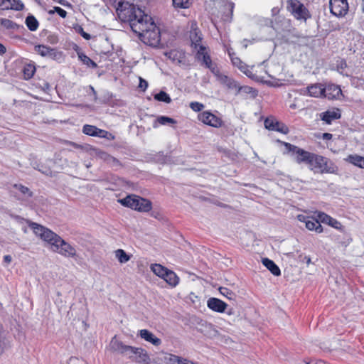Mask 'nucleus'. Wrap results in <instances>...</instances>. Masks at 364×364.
Wrapping results in <instances>:
<instances>
[{"label":"nucleus","instance_id":"obj_12","mask_svg":"<svg viewBox=\"0 0 364 364\" xmlns=\"http://www.w3.org/2000/svg\"><path fill=\"white\" fill-rule=\"evenodd\" d=\"M342 95L341 88L334 84H329L323 87V97L328 100L337 99Z\"/></svg>","mask_w":364,"mask_h":364},{"label":"nucleus","instance_id":"obj_8","mask_svg":"<svg viewBox=\"0 0 364 364\" xmlns=\"http://www.w3.org/2000/svg\"><path fill=\"white\" fill-rule=\"evenodd\" d=\"M196 58L200 62L201 65L210 69L213 74L217 75L219 73L217 66L213 63L205 46H199V48L196 50Z\"/></svg>","mask_w":364,"mask_h":364},{"label":"nucleus","instance_id":"obj_58","mask_svg":"<svg viewBox=\"0 0 364 364\" xmlns=\"http://www.w3.org/2000/svg\"><path fill=\"white\" fill-rule=\"evenodd\" d=\"M290 109H294L297 108V105L296 103H292L289 105Z\"/></svg>","mask_w":364,"mask_h":364},{"label":"nucleus","instance_id":"obj_39","mask_svg":"<svg viewBox=\"0 0 364 364\" xmlns=\"http://www.w3.org/2000/svg\"><path fill=\"white\" fill-rule=\"evenodd\" d=\"M156 122L161 125H166V124H175L176 122L174 119L166 117L160 116L156 119Z\"/></svg>","mask_w":364,"mask_h":364},{"label":"nucleus","instance_id":"obj_7","mask_svg":"<svg viewBox=\"0 0 364 364\" xmlns=\"http://www.w3.org/2000/svg\"><path fill=\"white\" fill-rule=\"evenodd\" d=\"M287 8L298 20H306L311 16L308 9L299 0H289Z\"/></svg>","mask_w":364,"mask_h":364},{"label":"nucleus","instance_id":"obj_21","mask_svg":"<svg viewBox=\"0 0 364 364\" xmlns=\"http://www.w3.org/2000/svg\"><path fill=\"white\" fill-rule=\"evenodd\" d=\"M228 53L231 59L232 63L235 66L237 67L245 75H248V73L250 71L247 68V66L238 57L235 56V54L234 53L228 51Z\"/></svg>","mask_w":364,"mask_h":364},{"label":"nucleus","instance_id":"obj_24","mask_svg":"<svg viewBox=\"0 0 364 364\" xmlns=\"http://www.w3.org/2000/svg\"><path fill=\"white\" fill-rule=\"evenodd\" d=\"M346 161L361 168H364V156L358 154H350Z\"/></svg>","mask_w":364,"mask_h":364},{"label":"nucleus","instance_id":"obj_32","mask_svg":"<svg viewBox=\"0 0 364 364\" xmlns=\"http://www.w3.org/2000/svg\"><path fill=\"white\" fill-rule=\"evenodd\" d=\"M78 57L81 60V61L88 67L95 68H97V63H95L92 60H91L88 56L83 53H78Z\"/></svg>","mask_w":364,"mask_h":364},{"label":"nucleus","instance_id":"obj_43","mask_svg":"<svg viewBox=\"0 0 364 364\" xmlns=\"http://www.w3.org/2000/svg\"><path fill=\"white\" fill-rule=\"evenodd\" d=\"M225 85L227 86L229 89L235 90H237L238 86H239L237 82L230 77L228 79V80H227L225 82Z\"/></svg>","mask_w":364,"mask_h":364},{"label":"nucleus","instance_id":"obj_6","mask_svg":"<svg viewBox=\"0 0 364 364\" xmlns=\"http://www.w3.org/2000/svg\"><path fill=\"white\" fill-rule=\"evenodd\" d=\"M284 145L286 147L287 152L291 154L294 157V160L297 164H305L309 166L314 153L305 151L287 142H284Z\"/></svg>","mask_w":364,"mask_h":364},{"label":"nucleus","instance_id":"obj_56","mask_svg":"<svg viewBox=\"0 0 364 364\" xmlns=\"http://www.w3.org/2000/svg\"><path fill=\"white\" fill-rule=\"evenodd\" d=\"M90 90H92V92L93 94L94 100L96 101L97 99V92L95 90L94 87L92 86H90Z\"/></svg>","mask_w":364,"mask_h":364},{"label":"nucleus","instance_id":"obj_10","mask_svg":"<svg viewBox=\"0 0 364 364\" xmlns=\"http://www.w3.org/2000/svg\"><path fill=\"white\" fill-rule=\"evenodd\" d=\"M198 119L205 124L215 128L221 127L223 124L221 118L215 115L210 111H204L200 113L198 115Z\"/></svg>","mask_w":364,"mask_h":364},{"label":"nucleus","instance_id":"obj_52","mask_svg":"<svg viewBox=\"0 0 364 364\" xmlns=\"http://www.w3.org/2000/svg\"><path fill=\"white\" fill-rule=\"evenodd\" d=\"M80 34L86 40H89L91 38L90 35L85 32L82 28H81Z\"/></svg>","mask_w":364,"mask_h":364},{"label":"nucleus","instance_id":"obj_17","mask_svg":"<svg viewBox=\"0 0 364 364\" xmlns=\"http://www.w3.org/2000/svg\"><path fill=\"white\" fill-rule=\"evenodd\" d=\"M35 51L43 57H47L52 59H54L57 55L55 49L44 45L36 46Z\"/></svg>","mask_w":364,"mask_h":364},{"label":"nucleus","instance_id":"obj_45","mask_svg":"<svg viewBox=\"0 0 364 364\" xmlns=\"http://www.w3.org/2000/svg\"><path fill=\"white\" fill-rule=\"evenodd\" d=\"M274 131H277L282 134H287L289 133V128L285 124L279 122V126L277 125L274 128Z\"/></svg>","mask_w":364,"mask_h":364},{"label":"nucleus","instance_id":"obj_40","mask_svg":"<svg viewBox=\"0 0 364 364\" xmlns=\"http://www.w3.org/2000/svg\"><path fill=\"white\" fill-rule=\"evenodd\" d=\"M1 25L7 29H13L16 26L15 23L7 18H1Z\"/></svg>","mask_w":364,"mask_h":364},{"label":"nucleus","instance_id":"obj_62","mask_svg":"<svg viewBox=\"0 0 364 364\" xmlns=\"http://www.w3.org/2000/svg\"><path fill=\"white\" fill-rule=\"evenodd\" d=\"M34 1H36V2H39V1H38V0H34Z\"/></svg>","mask_w":364,"mask_h":364},{"label":"nucleus","instance_id":"obj_14","mask_svg":"<svg viewBox=\"0 0 364 364\" xmlns=\"http://www.w3.org/2000/svg\"><path fill=\"white\" fill-rule=\"evenodd\" d=\"M0 7L4 10L21 11L24 5L21 0H0Z\"/></svg>","mask_w":364,"mask_h":364},{"label":"nucleus","instance_id":"obj_37","mask_svg":"<svg viewBox=\"0 0 364 364\" xmlns=\"http://www.w3.org/2000/svg\"><path fill=\"white\" fill-rule=\"evenodd\" d=\"M279 123L278 121L269 118H267L264 122L265 128L269 130H274L276 126H279Z\"/></svg>","mask_w":364,"mask_h":364},{"label":"nucleus","instance_id":"obj_20","mask_svg":"<svg viewBox=\"0 0 364 364\" xmlns=\"http://www.w3.org/2000/svg\"><path fill=\"white\" fill-rule=\"evenodd\" d=\"M308 95L314 97H323V86L321 84H315L307 87L305 90Z\"/></svg>","mask_w":364,"mask_h":364},{"label":"nucleus","instance_id":"obj_41","mask_svg":"<svg viewBox=\"0 0 364 364\" xmlns=\"http://www.w3.org/2000/svg\"><path fill=\"white\" fill-rule=\"evenodd\" d=\"M55 12H56L62 18H65L67 16V11L58 6H55L53 10L48 11L50 14H53Z\"/></svg>","mask_w":364,"mask_h":364},{"label":"nucleus","instance_id":"obj_48","mask_svg":"<svg viewBox=\"0 0 364 364\" xmlns=\"http://www.w3.org/2000/svg\"><path fill=\"white\" fill-rule=\"evenodd\" d=\"M218 76V79L220 80V81L223 83V84H225V82L227 80H228V79L230 78L229 77H228L227 75H219L218 73H217V75Z\"/></svg>","mask_w":364,"mask_h":364},{"label":"nucleus","instance_id":"obj_51","mask_svg":"<svg viewBox=\"0 0 364 364\" xmlns=\"http://www.w3.org/2000/svg\"><path fill=\"white\" fill-rule=\"evenodd\" d=\"M39 171L46 176H52V171L49 168L39 169Z\"/></svg>","mask_w":364,"mask_h":364},{"label":"nucleus","instance_id":"obj_22","mask_svg":"<svg viewBox=\"0 0 364 364\" xmlns=\"http://www.w3.org/2000/svg\"><path fill=\"white\" fill-rule=\"evenodd\" d=\"M262 264L273 275L279 276L281 274V271L279 267L272 260L268 258H263Z\"/></svg>","mask_w":364,"mask_h":364},{"label":"nucleus","instance_id":"obj_27","mask_svg":"<svg viewBox=\"0 0 364 364\" xmlns=\"http://www.w3.org/2000/svg\"><path fill=\"white\" fill-rule=\"evenodd\" d=\"M151 271L158 277L164 278L166 272L168 270L167 268L161 265L160 264H154L151 265Z\"/></svg>","mask_w":364,"mask_h":364},{"label":"nucleus","instance_id":"obj_54","mask_svg":"<svg viewBox=\"0 0 364 364\" xmlns=\"http://www.w3.org/2000/svg\"><path fill=\"white\" fill-rule=\"evenodd\" d=\"M11 261H12V257H11V255H5V256L4 257V262L5 263H6L7 264H9V263H11Z\"/></svg>","mask_w":364,"mask_h":364},{"label":"nucleus","instance_id":"obj_25","mask_svg":"<svg viewBox=\"0 0 364 364\" xmlns=\"http://www.w3.org/2000/svg\"><path fill=\"white\" fill-rule=\"evenodd\" d=\"M319 222L320 220L318 219L312 220L308 219V220L306 222L305 225L309 230H314L317 233H321L323 232V230L322 225L320 224Z\"/></svg>","mask_w":364,"mask_h":364},{"label":"nucleus","instance_id":"obj_13","mask_svg":"<svg viewBox=\"0 0 364 364\" xmlns=\"http://www.w3.org/2000/svg\"><path fill=\"white\" fill-rule=\"evenodd\" d=\"M164 360L166 364H198L191 360L171 353H166Z\"/></svg>","mask_w":364,"mask_h":364},{"label":"nucleus","instance_id":"obj_61","mask_svg":"<svg viewBox=\"0 0 364 364\" xmlns=\"http://www.w3.org/2000/svg\"><path fill=\"white\" fill-rule=\"evenodd\" d=\"M23 232L26 233L27 232L26 228L23 229Z\"/></svg>","mask_w":364,"mask_h":364},{"label":"nucleus","instance_id":"obj_11","mask_svg":"<svg viewBox=\"0 0 364 364\" xmlns=\"http://www.w3.org/2000/svg\"><path fill=\"white\" fill-rule=\"evenodd\" d=\"M207 306L215 312L223 313L228 304L218 298L211 297L207 301Z\"/></svg>","mask_w":364,"mask_h":364},{"label":"nucleus","instance_id":"obj_3","mask_svg":"<svg viewBox=\"0 0 364 364\" xmlns=\"http://www.w3.org/2000/svg\"><path fill=\"white\" fill-rule=\"evenodd\" d=\"M110 349L123 357L138 364H150L151 358L147 351L142 348L128 346L114 336L109 343Z\"/></svg>","mask_w":364,"mask_h":364},{"label":"nucleus","instance_id":"obj_26","mask_svg":"<svg viewBox=\"0 0 364 364\" xmlns=\"http://www.w3.org/2000/svg\"><path fill=\"white\" fill-rule=\"evenodd\" d=\"M25 23L28 28L31 31H36L39 26L38 20L33 15H28L26 17Z\"/></svg>","mask_w":364,"mask_h":364},{"label":"nucleus","instance_id":"obj_59","mask_svg":"<svg viewBox=\"0 0 364 364\" xmlns=\"http://www.w3.org/2000/svg\"><path fill=\"white\" fill-rule=\"evenodd\" d=\"M57 1L61 5H65V0H57Z\"/></svg>","mask_w":364,"mask_h":364},{"label":"nucleus","instance_id":"obj_38","mask_svg":"<svg viewBox=\"0 0 364 364\" xmlns=\"http://www.w3.org/2000/svg\"><path fill=\"white\" fill-rule=\"evenodd\" d=\"M14 187L18 190L24 196H27L28 197L32 196V192L30 191V189L28 187H26L21 184H14Z\"/></svg>","mask_w":364,"mask_h":364},{"label":"nucleus","instance_id":"obj_31","mask_svg":"<svg viewBox=\"0 0 364 364\" xmlns=\"http://www.w3.org/2000/svg\"><path fill=\"white\" fill-rule=\"evenodd\" d=\"M174 7L179 9H188L192 4L191 0H173Z\"/></svg>","mask_w":364,"mask_h":364},{"label":"nucleus","instance_id":"obj_23","mask_svg":"<svg viewBox=\"0 0 364 364\" xmlns=\"http://www.w3.org/2000/svg\"><path fill=\"white\" fill-rule=\"evenodd\" d=\"M163 279L172 287H176L179 282V277L174 272L169 269L166 272Z\"/></svg>","mask_w":364,"mask_h":364},{"label":"nucleus","instance_id":"obj_16","mask_svg":"<svg viewBox=\"0 0 364 364\" xmlns=\"http://www.w3.org/2000/svg\"><path fill=\"white\" fill-rule=\"evenodd\" d=\"M138 335L144 341L151 343L155 346H159L161 344L160 338H157L151 331L146 329H141L139 331Z\"/></svg>","mask_w":364,"mask_h":364},{"label":"nucleus","instance_id":"obj_34","mask_svg":"<svg viewBox=\"0 0 364 364\" xmlns=\"http://www.w3.org/2000/svg\"><path fill=\"white\" fill-rule=\"evenodd\" d=\"M219 291L223 296L230 300H233L235 299V294L226 287H220Z\"/></svg>","mask_w":364,"mask_h":364},{"label":"nucleus","instance_id":"obj_44","mask_svg":"<svg viewBox=\"0 0 364 364\" xmlns=\"http://www.w3.org/2000/svg\"><path fill=\"white\" fill-rule=\"evenodd\" d=\"M190 107L195 112H200L204 108V105L198 102L190 103Z\"/></svg>","mask_w":364,"mask_h":364},{"label":"nucleus","instance_id":"obj_5","mask_svg":"<svg viewBox=\"0 0 364 364\" xmlns=\"http://www.w3.org/2000/svg\"><path fill=\"white\" fill-rule=\"evenodd\" d=\"M122 205L140 211L148 212L151 209V203L136 195H129L118 200Z\"/></svg>","mask_w":364,"mask_h":364},{"label":"nucleus","instance_id":"obj_30","mask_svg":"<svg viewBox=\"0 0 364 364\" xmlns=\"http://www.w3.org/2000/svg\"><path fill=\"white\" fill-rule=\"evenodd\" d=\"M95 133L96 134H95V136L105 138L108 140H114L115 138L114 135H113L112 133H110L106 130L99 129V128H97V130H96Z\"/></svg>","mask_w":364,"mask_h":364},{"label":"nucleus","instance_id":"obj_18","mask_svg":"<svg viewBox=\"0 0 364 364\" xmlns=\"http://www.w3.org/2000/svg\"><path fill=\"white\" fill-rule=\"evenodd\" d=\"M320 117L321 119L325 122L327 124H331L333 120L341 118V113L339 109L327 110L322 112L320 114Z\"/></svg>","mask_w":364,"mask_h":364},{"label":"nucleus","instance_id":"obj_42","mask_svg":"<svg viewBox=\"0 0 364 364\" xmlns=\"http://www.w3.org/2000/svg\"><path fill=\"white\" fill-rule=\"evenodd\" d=\"M191 42H192V46L197 50L199 48V46H201L200 44V42L201 41V38L200 36H198L197 33H195V36H191Z\"/></svg>","mask_w":364,"mask_h":364},{"label":"nucleus","instance_id":"obj_60","mask_svg":"<svg viewBox=\"0 0 364 364\" xmlns=\"http://www.w3.org/2000/svg\"><path fill=\"white\" fill-rule=\"evenodd\" d=\"M306 262L307 264H309L311 262V259L309 257L307 258Z\"/></svg>","mask_w":364,"mask_h":364},{"label":"nucleus","instance_id":"obj_49","mask_svg":"<svg viewBox=\"0 0 364 364\" xmlns=\"http://www.w3.org/2000/svg\"><path fill=\"white\" fill-rule=\"evenodd\" d=\"M337 67H338V70H343L344 68H346L347 67L346 62L344 60H341L338 63Z\"/></svg>","mask_w":364,"mask_h":364},{"label":"nucleus","instance_id":"obj_35","mask_svg":"<svg viewBox=\"0 0 364 364\" xmlns=\"http://www.w3.org/2000/svg\"><path fill=\"white\" fill-rule=\"evenodd\" d=\"M97 127L93 125L85 124L82 127V132L89 136H95Z\"/></svg>","mask_w":364,"mask_h":364},{"label":"nucleus","instance_id":"obj_4","mask_svg":"<svg viewBox=\"0 0 364 364\" xmlns=\"http://www.w3.org/2000/svg\"><path fill=\"white\" fill-rule=\"evenodd\" d=\"M308 166L314 173H334L338 170L337 166L328 158L315 154Z\"/></svg>","mask_w":364,"mask_h":364},{"label":"nucleus","instance_id":"obj_36","mask_svg":"<svg viewBox=\"0 0 364 364\" xmlns=\"http://www.w3.org/2000/svg\"><path fill=\"white\" fill-rule=\"evenodd\" d=\"M237 92H244L246 94H250L252 97H255L257 95L256 91L251 87L249 86H238L237 90Z\"/></svg>","mask_w":364,"mask_h":364},{"label":"nucleus","instance_id":"obj_29","mask_svg":"<svg viewBox=\"0 0 364 364\" xmlns=\"http://www.w3.org/2000/svg\"><path fill=\"white\" fill-rule=\"evenodd\" d=\"M116 258L120 263H126L130 259V256L128 255L124 250L118 249L114 252Z\"/></svg>","mask_w":364,"mask_h":364},{"label":"nucleus","instance_id":"obj_19","mask_svg":"<svg viewBox=\"0 0 364 364\" xmlns=\"http://www.w3.org/2000/svg\"><path fill=\"white\" fill-rule=\"evenodd\" d=\"M165 55L173 63L180 64L184 61L185 53L181 50H171L165 53Z\"/></svg>","mask_w":364,"mask_h":364},{"label":"nucleus","instance_id":"obj_2","mask_svg":"<svg viewBox=\"0 0 364 364\" xmlns=\"http://www.w3.org/2000/svg\"><path fill=\"white\" fill-rule=\"evenodd\" d=\"M18 222L26 221L23 218L16 216ZM29 227L33 230L36 235L47 242L52 246V250L65 257L76 258L77 251L74 246L67 242L60 236L50 230L36 223L26 220Z\"/></svg>","mask_w":364,"mask_h":364},{"label":"nucleus","instance_id":"obj_53","mask_svg":"<svg viewBox=\"0 0 364 364\" xmlns=\"http://www.w3.org/2000/svg\"><path fill=\"white\" fill-rule=\"evenodd\" d=\"M234 6H235V4H234V3H232V2H229V3L228 4V9H230V18H231V17H232V16Z\"/></svg>","mask_w":364,"mask_h":364},{"label":"nucleus","instance_id":"obj_15","mask_svg":"<svg viewBox=\"0 0 364 364\" xmlns=\"http://www.w3.org/2000/svg\"><path fill=\"white\" fill-rule=\"evenodd\" d=\"M316 217L320 220V222L327 224L336 229H340L341 228V224L340 222L325 213L317 212Z\"/></svg>","mask_w":364,"mask_h":364},{"label":"nucleus","instance_id":"obj_55","mask_svg":"<svg viewBox=\"0 0 364 364\" xmlns=\"http://www.w3.org/2000/svg\"><path fill=\"white\" fill-rule=\"evenodd\" d=\"M333 135L330 133L323 134L322 139L324 140H330L332 139Z\"/></svg>","mask_w":364,"mask_h":364},{"label":"nucleus","instance_id":"obj_1","mask_svg":"<svg viewBox=\"0 0 364 364\" xmlns=\"http://www.w3.org/2000/svg\"><path fill=\"white\" fill-rule=\"evenodd\" d=\"M117 11L124 21L129 22L132 30L146 45L156 47L161 41L159 28L152 18L144 14L139 7L128 2H119Z\"/></svg>","mask_w":364,"mask_h":364},{"label":"nucleus","instance_id":"obj_47","mask_svg":"<svg viewBox=\"0 0 364 364\" xmlns=\"http://www.w3.org/2000/svg\"><path fill=\"white\" fill-rule=\"evenodd\" d=\"M68 364H82V361L76 357H72L68 361Z\"/></svg>","mask_w":364,"mask_h":364},{"label":"nucleus","instance_id":"obj_9","mask_svg":"<svg viewBox=\"0 0 364 364\" xmlns=\"http://www.w3.org/2000/svg\"><path fill=\"white\" fill-rule=\"evenodd\" d=\"M331 13L337 17L344 16L348 11L347 0H330Z\"/></svg>","mask_w":364,"mask_h":364},{"label":"nucleus","instance_id":"obj_50","mask_svg":"<svg viewBox=\"0 0 364 364\" xmlns=\"http://www.w3.org/2000/svg\"><path fill=\"white\" fill-rule=\"evenodd\" d=\"M296 218L298 220L303 222L306 224V222L308 220L309 217H307L304 215L299 214L296 216Z\"/></svg>","mask_w":364,"mask_h":364},{"label":"nucleus","instance_id":"obj_28","mask_svg":"<svg viewBox=\"0 0 364 364\" xmlns=\"http://www.w3.org/2000/svg\"><path fill=\"white\" fill-rule=\"evenodd\" d=\"M36 72V67L31 64H27L23 67V73L24 79H31Z\"/></svg>","mask_w":364,"mask_h":364},{"label":"nucleus","instance_id":"obj_46","mask_svg":"<svg viewBox=\"0 0 364 364\" xmlns=\"http://www.w3.org/2000/svg\"><path fill=\"white\" fill-rule=\"evenodd\" d=\"M148 87V82L146 80H144L141 77H139V87L142 89L143 90H145Z\"/></svg>","mask_w":364,"mask_h":364},{"label":"nucleus","instance_id":"obj_57","mask_svg":"<svg viewBox=\"0 0 364 364\" xmlns=\"http://www.w3.org/2000/svg\"><path fill=\"white\" fill-rule=\"evenodd\" d=\"M6 52V48L0 43V54H3Z\"/></svg>","mask_w":364,"mask_h":364},{"label":"nucleus","instance_id":"obj_33","mask_svg":"<svg viewBox=\"0 0 364 364\" xmlns=\"http://www.w3.org/2000/svg\"><path fill=\"white\" fill-rule=\"evenodd\" d=\"M154 99L159 102H164L166 103H170L171 99L170 96L164 91H160L159 93L154 95Z\"/></svg>","mask_w":364,"mask_h":364}]
</instances>
